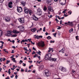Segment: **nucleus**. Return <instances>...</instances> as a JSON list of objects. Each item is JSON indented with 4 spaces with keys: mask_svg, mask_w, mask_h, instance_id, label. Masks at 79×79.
I'll return each instance as SVG.
<instances>
[{
    "mask_svg": "<svg viewBox=\"0 0 79 79\" xmlns=\"http://www.w3.org/2000/svg\"><path fill=\"white\" fill-rule=\"evenodd\" d=\"M76 38L77 40H79V39H78V36H76Z\"/></svg>",
    "mask_w": 79,
    "mask_h": 79,
    "instance_id": "nucleus-42",
    "label": "nucleus"
},
{
    "mask_svg": "<svg viewBox=\"0 0 79 79\" xmlns=\"http://www.w3.org/2000/svg\"><path fill=\"white\" fill-rule=\"evenodd\" d=\"M21 4H22V5H23V6H25V4H26V3H25V2H22Z\"/></svg>",
    "mask_w": 79,
    "mask_h": 79,
    "instance_id": "nucleus-30",
    "label": "nucleus"
},
{
    "mask_svg": "<svg viewBox=\"0 0 79 79\" xmlns=\"http://www.w3.org/2000/svg\"><path fill=\"white\" fill-rule=\"evenodd\" d=\"M53 1V0H46V2L47 3H51Z\"/></svg>",
    "mask_w": 79,
    "mask_h": 79,
    "instance_id": "nucleus-15",
    "label": "nucleus"
},
{
    "mask_svg": "<svg viewBox=\"0 0 79 79\" xmlns=\"http://www.w3.org/2000/svg\"><path fill=\"white\" fill-rule=\"evenodd\" d=\"M47 7H46L45 6H44L43 9L44 11H46V10H47Z\"/></svg>",
    "mask_w": 79,
    "mask_h": 79,
    "instance_id": "nucleus-27",
    "label": "nucleus"
},
{
    "mask_svg": "<svg viewBox=\"0 0 79 79\" xmlns=\"http://www.w3.org/2000/svg\"><path fill=\"white\" fill-rule=\"evenodd\" d=\"M29 40V42H31V39H28L27 40Z\"/></svg>",
    "mask_w": 79,
    "mask_h": 79,
    "instance_id": "nucleus-53",
    "label": "nucleus"
},
{
    "mask_svg": "<svg viewBox=\"0 0 79 79\" xmlns=\"http://www.w3.org/2000/svg\"><path fill=\"white\" fill-rule=\"evenodd\" d=\"M38 2H41V0H37Z\"/></svg>",
    "mask_w": 79,
    "mask_h": 79,
    "instance_id": "nucleus-62",
    "label": "nucleus"
},
{
    "mask_svg": "<svg viewBox=\"0 0 79 79\" xmlns=\"http://www.w3.org/2000/svg\"><path fill=\"white\" fill-rule=\"evenodd\" d=\"M3 34V32L2 31H0V37Z\"/></svg>",
    "mask_w": 79,
    "mask_h": 79,
    "instance_id": "nucleus-20",
    "label": "nucleus"
},
{
    "mask_svg": "<svg viewBox=\"0 0 79 79\" xmlns=\"http://www.w3.org/2000/svg\"><path fill=\"white\" fill-rule=\"evenodd\" d=\"M18 28H19L20 31L21 32H23L24 31V27L21 26L18 27Z\"/></svg>",
    "mask_w": 79,
    "mask_h": 79,
    "instance_id": "nucleus-5",
    "label": "nucleus"
},
{
    "mask_svg": "<svg viewBox=\"0 0 79 79\" xmlns=\"http://www.w3.org/2000/svg\"><path fill=\"white\" fill-rule=\"evenodd\" d=\"M36 53L37 54H39V55L40 56L41 55V54H40V53H41V52L39 51V52H37Z\"/></svg>",
    "mask_w": 79,
    "mask_h": 79,
    "instance_id": "nucleus-25",
    "label": "nucleus"
},
{
    "mask_svg": "<svg viewBox=\"0 0 79 79\" xmlns=\"http://www.w3.org/2000/svg\"><path fill=\"white\" fill-rule=\"evenodd\" d=\"M36 30H36V29L35 28H34L31 29V31L34 32H35Z\"/></svg>",
    "mask_w": 79,
    "mask_h": 79,
    "instance_id": "nucleus-16",
    "label": "nucleus"
},
{
    "mask_svg": "<svg viewBox=\"0 0 79 79\" xmlns=\"http://www.w3.org/2000/svg\"><path fill=\"white\" fill-rule=\"evenodd\" d=\"M21 71L22 72H23V71H24V70H23L22 69H21Z\"/></svg>",
    "mask_w": 79,
    "mask_h": 79,
    "instance_id": "nucleus-49",
    "label": "nucleus"
},
{
    "mask_svg": "<svg viewBox=\"0 0 79 79\" xmlns=\"http://www.w3.org/2000/svg\"><path fill=\"white\" fill-rule=\"evenodd\" d=\"M43 31V32H45V27H44Z\"/></svg>",
    "mask_w": 79,
    "mask_h": 79,
    "instance_id": "nucleus-38",
    "label": "nucleus"
},
{
    "mask_svg": "<svg viewBox=\"0 0 79 79\" xmlns=\"http://www.w3.org/2000/svg\"><path fill=\"white\" fill-rule=\"evenodd\" d=\"M56 34H57L56 32L53 34V35H54V37H56Z\"/></svg>",
    "mask_w": 79,
    "mask_h": 79,
    "instance_id": "nucleus-37",
    "label": "nucleus"
},
{
    "mask_svg": "<svg viewBox=\"0 0 79 79\" xmlns=\"http://www.w3.org/2000/svg\"><path fill=\"white\" fill-rule=\"evenodd\" d=\"M44 68V65H41L40 67V69H42Z\"/></svg>",
    "mask_w": 79,
    "mask_h": 79,
    "instance_id": "nucleus-26",
    "label": "nucleus"
},
{
    "mask_svg": "<svg viewBox=\"0 0 79 79\" xmlns=\"http://www.w3.org/2000/svg\"><path fill=\"white\" fill-rule=\"evenodd\" d=\"M49 50L48 51V52H50L51 51H52V52H53V48H49Z\"/></svg>",
    "mask_w": 79,
    "mask_h": 79,
    "instance_id": "nucleus-17",
    "label": "nucleus"
},
{
    "mask_svg": "<svg viewBox=\"0 0 79 79\" xmlns=\"http://www.w3.org/2000/svg\"><path fill=\"white\" fill-rule=\"evenodd\" d=\"M12 32V31H10V30L8 31H7V35L6 36H7L8 37H11V35L12 34H11V33Z\"/></svg>",
    "mask_w": 79,
    "mask_h": 79,
    "instance_id": "nucleus-2",
    "label": "nucleus"
},
{
    "mask_svg": "<svg viewBox=\"0 0 79 79\" xmlns=\"http://www.w3.org/2000/svg\"><path fill=\"white\" fill-rule=\"evenodd\" d=\"M28 62L29 63H32V60H29V61H28Z\"/></svg>",
    "mask_w": 79,
    "mask_h": 79,
    "instance_id": "nucleus-40",
    "label": "nucleus"
},
{
    "mask_svg": "<svg viewBox=\"0 0 79 79\" xmlns=\"http://www.w3.org/2000/svg\"><path fill=\"white\" fill-rule=\"evenodd\" d=\"M23 48L24 49V50H25V51H27V48L26 47V48L25 47H24Z\"/></svg>",
    "mask_w": 79,
    "mask_h": 79,
    "instance_id": "nucleus-36",
    "label": "nucleus"
},
{
    "mask_svg": "<svg viewBox=\"0 0 79 79\" xmlns=\"http://www.w3.org/2000/svg\"><path fill=\"white\" fill-rule=\"evenodd\" d=\"M29 14L30 15H31V14H32V11L31 10H29Z\"/></svg>",
    "mask_w": 79,
    "mask_h": 79,
    "instance_id": "nucleus-21",
    "label": "nucleus"
},
{
    "mask_svg": "<svg viewBox=\"0 0 79 79\" xmlns=\"http://www.w3.org/2000/svg\"><path fill=\"white\" fill-rule=\"evenodd\" d=\"M15 79H17L18 77V76L16 75L15 76Z\"/></svg>",
    "mask_w": 79,
    "mask_h": 79,
    "instance_id": "nucleus-54",
    "label": "nucleus"
},
{
    "mask_svg": "<svg viewBox=\"0 0 79 79\" xmlns=\"http://www.w3.org/2000/svg\"><path fill=\"white\" fill-rule=\"evenodd\" d=\"M16 70H17V71H19V69H16Z\"/></svg>",
    "mask_w": 79,
    "mask_h": 79,
    "instance_id": "nucleus-61",
    "label": "nucleus"
},
{
    "mask_svg": "<svg viewBox=\"0 0 79 79\" xmlns=\"http://www.w3.org/2000/svg\"><path fill=\"white\" fill-rule=\"evenodd\" d=\"M17 11L18 12H21L23 11L22 8L21 7H17Z\"/></svg>",
    "mask_w": 79,
    "mask_h": 79,
    "instance_id": "nucleus-10",
    "label": "nucleus"
},
{
    "mask_svg": "<svg viewBox=\"0 0 79 79\" xmlns=\"http://www.w3.org/2000/svg\"><path fill=\"white\" fill-rule=\"evenodd\" d=\"M5 60H6V59L5 58H3V60H2V61H5Z\"/></svg>",
    "mask_w": 79,
    "mask_h": 79,
    "instance_id": "nucleus-52",
    "label": "nucleus"
},
{
    "mask_svg": "<svg viewBox=\"0 0 79 79\" xmlns=\"http://www.w3.org/2000/svg\"><path fill=\"white\" fill-rule=\"evenodd\" d=\"M35 52L34 51H33V52H32V54L34 55V54H35Z\"/></svg>",
    "mask_w": 79,
    "mask_h": 79,
    "instance_id": "nucleus-47",
    "label": "nucleus"
},
{
    "mask_svg": "<svg viewBox=\"0 0 79 79\" xmlns=\"http://www.w3.org/2000/svg\"><path fill=\"white\" fill-rule=\"evenodd\" d=\"M16 36H17V35H16V34H14L13 35H11V37H16Z\"/></svg>",
    "mask_w": 79,
    "mask_h": 79,
    "instance_id": "nucleus-24",
    "label": "nucleus"
},
{
    "mask_svg": "<svg viewBox=\"0 0 79 79\" xmlns=\"http://www.w3.org/2000/svg\"><path fill=\"white\" fill-rule=\"evenodd\" d=\"M12 60H13V62H15V63H16V61L15 60V58L13 57L12 59Z\"/></svg>",
    "mask_w": 79,
    "mask_h": 79,
    "instance_id": "nucleus-23",
    "label": "nucleus"
},
{
    "mask_svg": "<svg viewBox=\"0 0 79 79\" xmlns=\"http://www.w3.org/2000/svg\"><path fill=\"white\" fill-rule=\"evenodd\" d=\"M39 37H41V38H42V36H39Z\"/></svg>",
    "mask_w": 79,
    "mask_h": 79,
    "instance_id": "nucleus-64",
    "label": "nucleus"
},
{
    "mask_svg": "<svg viewBox=\"0 0 79 79\" xmlns=\"http://www.w3.org/2000/svg\"><path fill=\"white\" fill-rule=\"evenodd\" d=\"M72 73L75 74V73H76V72L74 71V70H72Z\"/></svg>",
    "mask_w": 79,
    "mask_h": 79,
    "instance_id": "nucleus-41",
    "label": "nucleus"
},
{
    "mask_svg": "<svg viewBox=\"0 0 79 79\" xmlns=\"http://www.w3.org/2000/svg\"><path fill=\"white\" fill-rule=\"evenodd\" d=\"M51 67H52L53 68L54 67V66L53 65H51Z\"/></svg>",
    "mask_w": 79,
    "mask_h": 79,
    "instance_id": "nucleus-63",
    "label": "nucleus"
},
{
    "mask_svg": "<svg viewBox=\"0 0 79 79\" xmlns=\"http://www.w3.org/2000/svg\"><path fill=\"white\" fill-rule=\"evenodd\" d=\"M12 5H13V2H9L8 4V6L9 7V8H11L12 6Z\"/></svg>",
    "mask_w": 79,
    "mask_h": 79,
    "instance_id": "nucleus-12",
    "label": "nucleus"
},
{
    "mask_svg": "<svg viewBox=\"0 0 79 79\" xmlns=\"http://www.w3.org/2000/svg\"><path fill=\"white\" fill-rule=\"evenodd\" d=\"M61 70L62 71H66V69H65L64 67H62Z\"/></svg>",
    "mask_w": 79,
    "mask_h": 79,
    "instance_id": "nucleus-22",
    "label": "nucleus"
},
{
    "mask_svg": "<svg viewBox=\"0 0 79 79\" xmlns=\"http://www.w3.org/2000/svg\"><path fill=\"white\" fill-rule=\"evenodd\" d=\"M45 35H48V33H47V32H46L45 33Z\"/></svg>",
    "mask_w": 79,
    "mask_h": 79,
    "instance_id": "nucleus-57",
    "label": "nucleus"
},
{
    "mask_svg": "<svg viewBox=\"0 0 79 79\" xmlns=\"http://www.w3.org/2000/svg\"><path fill=\"white\" fill-rule=\"evenodd\" d=\"M58 28H57V29H60V28H61V27H58Z\"/></svg>",
    "mask_w": 79,
    "mask_h": 79,
    "instance_id": "nucleus-48",
    "label": "nucleus"
},
{
    "mask_svg": "<svg viewBox=\"0 0 79 79\" xmlns=\"http://www.w3.org/2000/svg\"><path fill=\"white\" fill-rule=\"evenodd\" d=\"M5 20L6 22H9L10 21V18L8 17H6L5 18Z\"/></svg>",
    "mask_w": 79,
    "mask_h": 79,
    "instance_id": "nucleus-11",
    "label": "nucleus"
},
{
    "mask_svg": "<svg viewBox=\"0 0 79 79\" xmlns=\"http://www.w3.org/2000/svg\"><path fill=\"white\" fill-rule=\"evenodd\" d=\"M13 77H14V75H13V74H12V76H10V77L11 78H13Z\"/></svg>",
    "mask_w": 79,
    "mask_h": 79,
    "instance_id": "nucleus-43",
    "label": "nucleus"
},
{
    "mask_svg": "<svg viewBox=\"0 0 79 79\" xmlns=\"http://www.w3.org/2000/svg\"><path fill=\"white\" fill-rule=\"evenodd\" d=\"M59 52H62V53H64V50H63L62 49L60 51H59Z\"/></svg>",
    "mask_w": 79,
    "mask_h": 79,
    "instance_id": "nucleus-29",
    "label": "nucleus"
},
{
    "mask_svg": "<svg viewBox=\"0 0 79 79\" xmlns=\"http://www.w3.org/2000/svg\"><path fill=\"white\" fill-rule=\"evenodd\" d=\"M24 11L25 13L27 14L29 13V9L27 8L26 7H25L24 8Z\"/></svg>",
    "mask_w": 79,
    "mask_h": 79,
    "instance_id": "nucleus-6",
    "label": "nucleus"
},
{
    "mask_svg": "<svg viewBox=\"0 0 79 79\" xmlns=\"http://www.w3.org/2000/svg\"><path fill=\"white\" fill-rule=\"evenodd\" d=\"M27 58H26V57H25V58L23 59L24 60H27Z\"/></svg>",
    "mask_w": 79,
    "mask_h": 79,
    "instance_id": "nucleus-56",
    "label": "nucleus"
},
{
    "mask_svg": "<svg viewBox=\"0 0 79 79\" xmlns=\"http://www.w3.org/2000/svg\"><path fill=\"white\" fill-rule=\"evenodd\" d=\"M33 16L34 19L36 21H37V20H38V19H37V18L35 16V15H33Z\"/></svg>",
    "mask_w": 79,
    "mask_h": 79,
    "instance_id": "nucleus-19",
    "label": "nucleus"
},
{
    "mask_svg": "<svg viewBox=\"0 0 79 79\" xmlns=\"http://www.w3.org/2000/svg\"><path fill=\"white\" fill-rule=\"evenodd\" d=\"M66 10H67V9H65L63 11L62 13L64 14L66 13Z\"/></svg>",
    "mask_w": 79,
    "mask_h": 79,
    "instance_id": "nucleus-33",
    "label": "nucleus"
},
{
    "mask_svg": "<svg viewBox=\"0 0 79 79\" xmlns=\"http://www.w3.org/2000/svg\"><path fill=\"white\" fill-rule=\"evenodd\" d=\"M71 32H73V28H72L70 30H69V32H70V33H71Z\"/></svg>",
    "mask_w": 79,
    "mask_h": 79,
    "instance_id": "nucleus-31",
    "label": "nucleus"
},
{
    "mask_svg": "<svg viewBox=\"0 0 79 79\" xmlns=\"http://www.w3.org/2000/svg\"><path fill=\"white\" fill-rule=\"evenodd\" d=\"M31 44H33V45H34L35 44V43H33L32 41H31Z\"/></svg>",
    "mask_w": 79,
    "mask_h": 79,
    "instance_id": "nucleus-39",
    "label": "nucleus"
},
{
    "mask_svg": "<svg viewBox=\"0 0 79 79\" xmlns=\"http://www.w3.org/2000/svg\"><path fill=\"white\" fill-rule=\"evenodd\" d=\"M59 2L61 5H64L65 4V3H66V0H60Z\"/></svg>",
    "mask_w": 79,
    "mask_h": 79,
    "instance_id": "nucleus-4",
    "label": "nucleus"
},
{
    "mask_svg": "<svg viewBox=\"0 0 79 79\" xmlns=\"http://www.w3.org/2000/svg\"><path fill=\"white\" fill-rule=\"evenodd\" d=\"M3 60V59L2 58H0V61H2V60Z\"/></svg>",
    "mask_w": 79,
    "mask_h": 79,
    "instance_id": "nucleus-51",
    "label": "nucleus"
},
{
    "mask_svg": "<svg viewBox=\"0 0 79 79\" xmlns=\"http://www.w3.org/2000/svg\"><path fill=\"white\" fill-rule=\"evenodd\" d=\"M33 49L34 50H36L35 49V48L34 47L33 48Z\"/></svg>",
    "mask_w": 79,
    "mask_h": 79,
    "instance_id": "nucleus-60",
    "label": "nucleus"
},
{
    "mask_svg": "<svg viewBox=\"0 0 79 79\" xmlns=\"http://www.w3.org/2000/svg\"><path fill=\"white\" fill-rule=\"evenodd\" d=\"M37 44L39 47H44L45 46L44 42L42 41L39 42Z\"/></svg>",
    "mask_w": 79,
    "mask_h": 79,
    "instance_id": "nucleus-1",
    "label": "nucleus"
},
{
    "mask_svg": "<svg viewBox=\"0 0 79 79\" xmlns=\"http://www.w3.org/2000/svg\"><path fill=\"white\" fill-rule=\"evenodd\" d=\"M12 48H16V47L14 46H12Z\"/></svg>",
    "mask_w": 79,
    "mask_h": 79,
    "instance_id": "nucleus-58",
    "label": "nucleus"
},
{
    "mask_svg": "<svg viewBox=\"0 0 79 79\" xmlns=\"http://www.w3.org/2000/svg\"><path fill=\"white\" fill-rule=\"evenodd\" d=\"M45 74L46 76H50V73L47 70H46L45 72Z\"/></svg>",
    "mask_w": 79,
    "mask_h": 79,
    "instance_id": "nucleus-7",
    "label": "nucleus"
},
{
    "mask_svg": "<svg viewBox=\"0 0 79 79\" xmlns=\"http://www.w3.org/2000/svg\"><path fill=\"white\" fill-rule=\"evenodd\" d=\"M12 42L13 44H14V43H15V40H13Z\"/></svg>",
    "mask_w": 79,
    "mask_h": 79,
    "instance_id": "nucleus-59",
    "label": "nucleus"
},
{
    "mask_svg": "<svg viewBox=\"0 0 79 79\" xmlns=\"http://www.w3.org/2000/svg\"><path fill=\"white\" fill-rule=\"evenodd\" d=\"M56 59H54V58H52L50 57H49L48 58V60H50V61H56Z\"/></svg>",
    "mask_w": 79,
    "mask_h": 79,
    "instance_id": "nucleus-13",
    "label": "nucleus"
},
{
    "mask_svg": "<svg viewBox=\"0 0 79 79\" xmlns=\"http://www.w3.org/2000/svg\"><path fill=\"white\" fill-rule=\"evenodd\" d=\"M68 23L69 24H68V25L70 26H72L73 25V23L72 22H69Z\"/></svg>",
    "mask_w": 79,
    "mask_h": 79,
    "instance_id": "nucleus-18",
    "label": "nucleus"
},
{
    "mask_svg": "<svg viewBox=\"0 0 79 79\" xmlns=\"http://www.w3.org/2000/svg\"><path fill=\"white\" fill-rule=\"evenodd\" d=\"M64 24H67V25H68L69 23H68H68H64Z\"/></svg>",
    "mask_w": 79,
    "mask_h": 79,
    "instance_id": "nucleus-50",
    "label": "nucleus"
},
{
    "mask_svg": "<svg viewBox=\"0 0 79 79\" xmlns=\"http://www.w3.org/2000/svg\"><path fill=\"white\" fill-rule=\"evenodd\" d=\"M12 32H13L14 34H18L20 32L19 31H18L16 30H14L12 31Z\"/></svg>",
    "mask_w": 79,
    "mask_h": 79,
    "instance_id": "nucleus-14",
    "label": "nucleus"
},
{
    "mask_svg": "<svg viewBox=\"0 0 79 79\" xmlns=\"http://www.w3.org/2000/svg\"><path fill=\"white\" fill-rule=\"evenodd\" d=\"M0 43H1L2 44H4V42H3L2 41H0Z\"/></svg>",
    "mask_w": 79,
    "mask_h": 79,
    "instance_id": "nucleus-46",
    "label": "nucleus"
},
{
    "mask_svg": "<svg viewBox=\"0 0 79 79\" xmlns=\"http://www.w3.org/2000/svg\"><path fill=\"white\" fill-rule=\"evenodd\" d=\"M48 11H51V12H52V11H53V9L52 8V7L49 6H48Z\"/></svg>",
    "mask_w": 79,
    "mask_h": 79,
    "instance_id": "nucleus-8",
    "label": "nucleus"
},
{
    "mask_svg": "<svg viewBox=\"0 0 79 79\" xmlns=\"http://www.w3.org/2000/svg\"><path fill=\"white\" fill-rule=\"evenodd\" d=\"M23 66H26V64L23 63Z\"/></svg>",
    "mask_w": 79,
    "mask_h": 79,
    "instance_id": "nucleus-55",
    "label": "nucleus"
},
{
    "mask_svg": "<svg viewBox=\"0 0 79 79\" xmlns=\"http://www.w3.org/2000/svg\"><path fill=\"white\" fill-rule=\"evenodd\" d=\"M25 42V41L24 40H22L20 42Z\"/></svg>",
    "mask_w": 79,
    "mask_h": 79,
    "instance_id": "nucleus-45",
    "label": "nucleus"
},
{
    "mask_svg": "<svg viewBox=\"0 0 79 79\" xmlns=\"http://www.w3.org/2000/svg\"><path fill=\"white\" fill-rule=\"evenodd\" d=\"M4 51H5V52H6L7 53H8V52L6 51V49H4L3 50Z\"/></svg>",
    "mask_w": 79,
    "mask_h": 79,
    "instance_id": "nucleus-44",
    "label": "nucleus"
},
{
    "mask_svg": "<svg viewBox=\"0 0 79 79\" xmlns=\"http://www.w3.org/2000/svg\"><path fill=\"white\" fill-rule=\"evenodd\" d=\"M51 37H50V36H48V37H47V39H51Z\"/></svg>",
    "mask_w": 79,
    "mask_h": 79,
    "instance_id": "nucleus-35",
    "label": "nucleus"
},
{
    "mask_svg": "<svg viewBox=\"0 0 79 79\" xmlns=\"http://www.w3.org/2000/svg\"><path fill=\"white\" fill-rule=\"evenodd\" d=\"M51 56L52 54L50 53H48L46 54L45 56V60H48L49 57H51Z\"/></svg>",
    "mask_w": 79,
    "mask_h": 79,
    "instance_id": "nucleus-3",
    "label": "nucleus"
},
{
    "mask_svg": "<svg viewBox=\"0 0 79 79\" xmlns=\"http://www.w3.org/2000/svg\"><path fill=\"white\" fill-rule=\"evenodd\" d=\"M10 60H7L6 61V64H8V63H10Z\"/></svg>",
    "mask_w": 79,
    "mask_h": 79,
    "instance_id": "nucleus-32",
    "label": "nucleus"
},
{
    "mask_svg": "<svg viewBox=\"0 0 79 79\" xmlns=\"http://www.w3.org/2000/svg\"><path fill=\"white\" fill-rule=\"evenodd\" d=\"M19 21L21 23H24V18H19Z\"/></svg>",
    "mask_w": 79,
    "mask_h": 79,
    "instance_id": "nucleus-9",
    "label": "nucleus"
},
{
    "mask_svg": "<svg viewBox=\"0 0 79 79\" xmlns=\"http://www.w3.org/2000/svg\"><path fill=\"white\" fill-rule=\"evenodd\" d=\"M10 69H9L8 70V73H9V75H10V74H11V72H10Z\"/></svg>",
    "mask_w": 79,
    "mask_h": 79,
    "instance_id": "nucleus-28",
    "label": "nucleus"
},
{
    "mask_svg": "<svg viewBox=\"0 0 79 79\" xmlns=\"http://www.w3.org/2000/svg\"><path fill=\"white\" fill-rule=\"evenodd\" d=\"M35 38L37 39H39V35L36 36Z\"/></svg>",
    "mask_w": 79,
    "mask_h": 79,
    "instance_id": "nucleus-34",
    "label": "nucleus"
}]
</instances>
